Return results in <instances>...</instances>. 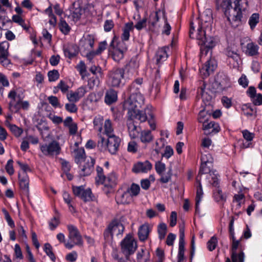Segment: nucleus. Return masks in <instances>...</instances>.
Returning <instances> with one entry per match:
<instances>
[{"mask_svg":"<svg viewBox=\"0 0 262 262\" xmlns=\"http://www.w3.org/2000/svg\"><path fill=\"white\" fill-rule=\"evenodd\" d=\"M150 230L148 224H143L140 226L138 230V236L141 241H145L148 238Z\"/></svg>","mask_w":262,"mask_h":262,"instance_id":"obj_25","label":"nucleus"},{"mask_svg":"<svg viewBox=\"0 0 262 262\" xmlns=\"http://www.w3.org/2000/svg\"><path fill=\"white\" fill-rule=\"evenodd\" d=\"M124 70L122 68L113 69L108 74L109 84L112 87H119L123 85L122 82L124 78Z\"/></svg>","mask_w":262,"mask_h":262,"instance_id":"obj_7","label":"nucleus"},{"mask_svg":"<svg viewBox=\"0 0 262 262\" xmlns=\"http://www.w3.org/2000/svg\"><path fill=\"white\" fill-rule=\"evenodd\" d=\"M73 192L74 194L80 198L84 189L83 186H73L72 187Z\"/></svg>","mask_w":262,"mask_h":262,"instance_id":"obj_59","label":"nucleus"},{"mask_svg":"<svg viewBox=\"0 0 262 262\" xmlns=\"http://www.w3.org/2000/svg\"><path fill=\"white\" fill-rule=\"evenodd\" d=\"M159 13H160V11H156L150 14L149 16V27L154 28L157 23L159 20Z\"/></svg>","mask_w":262,"mask_h":262,"instance_id":"obj_39","label":"nucleus"},{"mask_svg":"<svg viewBox=\"0 0 262 262\" xmlns=\"http://www.w3.org/2000/svg\"><path fill=\"white\" fill-rule=\"evenodd\" d=\"M40 149L44 155L50 157L58 155L60 151L59 143L54 140L49 144L40 145Z\"/></svg>","mask_w":262,"mask_h":262,"instance_id":"obj_10","label":"nucleus"},{"mask_svg":"<svg viewBox=\"0 0 262 262\" xmlns=\"http://www.w3.org/2000/svg\"><path fill=\"white\" fill-rule=\"evenodd\" d=\"M63 51L64 55L66 57L72 58L78 54V48L77 46L75 45H69L67 47H64Z\"/></svg>","mask_w":262,"mask_h":262,"instance_id":"obj_21","label":"nucleus"},{"mask_svg":"<svg viewBox=\"0 0 262 262\" xmlns=\"http://www.w3.org/2000/svg\"><path fill=\"white\" fill-rule=\"evenodd\" d=\"M69 231V241L65 243V247L69 249H72L74 245H81L82 239L79 231L76 227L70 225L68 226Z\"/></svg>","mask_w":262,"mask_h":262,"instance_id":"obj_5","label":"nucleus"},{"mask_svg":"<svg viewBox=\"0 0 262 262\" xmlns=\"http://www.w3.org/2000/svg\"><path fill=\"white\" fill-rule=\"evenodd\" d=\"M95 160L91 157H88L83 165H81L79 174L81 176H86L90 175L94 170V165Z\"/></svg>","mask_w":262,"mask_h":262,"instance_id":"obj_12","label":"nucleus"},{"mask_svg":"<svg viewBox=\"0 0 262 262\" xmlns=\"http://www.w3.org/2000/svg\"><path fill=\"white\" fill-rule=\"evenodd\" d=\"M3 212L5 215V219H6V221L8 223V224L11 227L13 228L15 226L14 223L10 215H9V212L5 209H3Z\"/></svg>","mask_w":262,"mask_h":262,"instance_id":"obj_58","label":"nucleus"},{"mask_svg":"<svg viewBox=\"0 0 262 262\" xmlns=\"http://www.w3.org/2000/svg\"><path fill=\"white\" fill-rule=\"evenodd\" d=\"M234 7L242 12L247 9L248 2L247 0H234Z\"/></svg>","mask_w":262,"mask_h":262,"instance_id":"obj_37","label":"nucleus"},{"mask_svg":"<svg viewBox=\"0 0 262 262\" xmlns=\"http://www.w3.org/2000/svg\"><path fill=\"white\" fill-rule=\"evenodd\" d=\"M217 245V239L215 236H212L207 242V246L208 249L212 251L214 250Z\"/></svg>","mask_w":262,"mask_h":262,"instance_id":"obj_46","label":"nucleus"},{"mask_svg":"<svg viewBox=\"0 0 262 262\" xmlns=\"http://www.w3.org/2000/svg\"><path fill=\"white\" fill-rule=\"evenodd\" d=\"M48 76L50 81H55L59 78V74L57 70H53L48 72Z\"/></svg>","mask_w":262,"mask_h":262,"instance_id":"obj_52","label":"nucleus"},{"mask_svg":"<svg viewBox=\"0 0 262 262\" xmlns=\"http://www.w3.org/2000/svg\"><path fill=\"white\" fill-rule=\"evenodd\" d=\"M144 113H146V120L148 121L150 128L152 130H155L156 128V125L154 119V116L151 110L148 107H146L144 108Z\"/></svg>","mask_w":262,"mask_h":262,"instance_id":"obj_30","label":"nucleus"},{"mask_svg":"<svg viewBox=\"0 0 262 262\" xmlns=\"http://www.w3.org/2000/svg\"><path fill=\"white\" fill-rule=\"evenodd\" d=\"M205 84L203 82L202 86H200L198 91V95H201L202 97V101L206 105H209L210 102L212 99V96L208 94L205 90Z\"/></svg>","mask_w":262,"mask_h":262,"instance_id":"obj_23","label":"nucleus"},{"mask_svg":"<svg viewBox=\"0 0 262 262\" xmlns=\"http://www.w3.org/2000/svg\"><path fill=\"white\" fill-rule=\"evenodd\" d=\"M13 160L12 159H10L8 161L7 163L5 166L6 171L10 175H12L14 172V170L13 167Z\"/></svg>","mask_w":262,"mask_h":262,"instance_id":"obj_62","label":"nucleus"},{"mask_svg":"<svg viewBox=\"0 0 262 262\" xmlns=\"http://www.w3.org/2000/svg\"><path fill=\"white\" fill-rule=\"evenodd\" d=\"M99 184H103L105 187L113 188L117 184V177L114 173H111L107 177L104 176Z\"/></svg>","mask_w":262,"mask_h":262,"instance_id":"obj_18","label":"nucleus"},{"mask_svg":"<svg viewBox=\"0 0 262 262\" xmlns=\"http://www.w3.org/2000/svg\"><path fill=\"white\" fill-rule=\"evenodd\" d=\"M74 103L75 102H72L66 104V110L70 113H76L77 111V107Z\"/></svg>","mask_w":262,"mask_h":262,"instance_id":"obj_64","label":"nucleus"},{"mask_svg":"<svg viewBox=\"0 0 262 262\" xmlns=\"http://www.w3.org/2000/svg\"><path fill=\"white\" fill-rule=\"evenodd\" d=\"M202 164L212 165L213 159L210 154H204L201 157Z\"/></svg>","mask_w":262,"mask_h":262,"instance_id":"obj_50","label":"nucleus"},{"mask_svg":"<svg viewBox=\"0 0 262 262\" xmlns=\"http://www.w3.org/2000/svg\"><path fill=\"white\" fill-rule=\"evenodd\" d=\"M129 68L134 70H136L139 67V60L138 56H135L132 57L128 63Z\"/></svg>","mask_w":262,"mask_h":262,"instance_id":"obj_49","label":"nucleus"},{"mask_svg":"<svg viewBox=\"0 0 262 262\" xmlns=\"http://www.w3.org/2000/svg\"><path fill=\"white\" fill-rule=\"evenodd\" d=\"M259 22V14L258 13H253L250 17L249 24L251 29H253L256 24Z\"/></svg>","mask_w":262,"mask_h":262,"instance_id":"obj_44","label":"nucleus"},{"mask_svg":"<svg viewBox=\"0 0 262 262\" xmlns=\"http://www.w3.org/2000/svg\"><path fill=\"white\" fill-rule=\"evenodd\" d=\"M224 14L227 17L228 20L233 27H236L241 24L242 12L235 7H232V5L228 10L225 11Z\"/></svg>","mask_w":262,"mask_h":262,"instance_id":"obj_9","label":"nucleus"},{"mask_svg":"<svg viewBox=\"0 0 262 262\" xmlns=\"http://www.w3.org/2000/svg\"><path fill=\"white\" fill-rule=\"evenodd\" d=\"M44 251L47 255L50 257L51 259L54 261L55 260V256L52 251V247L50 244L46 243L45 244Z\"/></svg>","mask_w":262,"mask_h":262,"instance_id":"obj_45","label":"nucleus"},{"mask_svg":"<svg viewBox=\"0 0 262 262\" xmlns=\"http://www.w3.org/2000/svg\"><path fill=\"white\" fill-rule=\"evenodd\" d=\"M109 229L111 230V238L115 235L118 236L121 235L124 229L123 225L119 223L113 222L108 226Z\"/></svg>","mask_w":262,"mask_h":262,"instance_id":"obj_17","label":"nucleus"},{"mask_svg":"<svg viewBox=\"0 0 262 262\" xmlns=\"http://www.w3.org/2000/svg\"><path fill=\"white\" fill-rule=\"evenodd\" d=\"M75 161L77 164L81 165L82 162L86 161L88 158L85 157V151L83 148H78L74 150Z\"/></svg>","mask_w":262,"mask_h":262,"instance_id":"obj_26","label":"nucleus"},{"mask_svg":"<svg viewBox=\"0 0 262 262\" xmlns=\"http://www.w3.org/2000/svg\"><path fill=\"white\" fill-rule=\"evenodd\" d=\"M143 82V79L142 78H139L134 80L132 83L129 87L127 89L128 92H131V91H137L139 92L140 86L141 85Z\"/></svg>","mask_w":262,"mask_h":262,"instance_id":"obj_35","label":"nucleus"},{"mask_svg":"<svg viewBox=\"0 0 262 262\" xmlns=\"http://www.w3.org/2000/svg\"><path fill=\"white\" fill-rule=\"evenodd\" d=\"M152 168V164L147 160L144 162H139L136 163L133 168V171L135 173H146Z\"/></svg>","mask_w":262,"mask_h":262,"instance_id":"obj_14","label":"nucleus"},{"mask_svg":"<svg viewBox=\"0 0 262 262\" xmlns=\"http://www.w3.org/2000/svg\"><path fill=\"white\" fill-rule=\"evenodd\" d=\"M212 165L201 164L200 169L197 178L201 180V177L204 174H207V179L209 180V183L213 186H216L220 183L218 178V174L215 171H211Z\"/></svg>","mask_w":262,"mask_h":262,"instance_id":"obj_6","label":"nucleus"},{"mask_svg":"<svg viewBox=\"0 0 262 262\" xmlns=\"http://www.w3.org/2000/svg\"><path fill=\"white\" fill-rule=\"evenodd\" d=\"M185 252V241L184 235L182 231L181 235L179 237V252L178 254V262H182L184 259Z\"/></svg>","mask_w":262,"mask_h":262,"instance_id":"obj_22","label":"nucleus"},{"mask_svg":"<svg viewBox=\"0 0 262 262\" xmlns=\"http://www.w3.org/2000/svg\"><path fill=\"white\" fill-rule=\"evenodd\" d=\"M155 168L158 173L162 174L163 172L165 170V165L161 161H158L156 163Z\"/></svg>","mask_w":262,"mask_h":262,"instance_id":"obj_60","label":"nucleus"},{"mask_svg":"<svg viewBox=\"0 0 262 262\" xmlns=\"http://www.w3.org/2000/svg\"><path fill=\"white\" fill-rule=\"evenodd\" d=\"M239 242L238 241H233L232 246V254L231 258L232 262H237L235 259L236 258V250L238 246Z\"/></svg>","mask_w":262,"mask_h":262,"instance_id":"obj_55","label":"nucleus"},{"mask_svg":"<svg viewBox=\"0 0 262 262\" xmlns=\"http://www.w3.org/2000/svg\"><path fill=\"white\" fill-rule=\"evenodd\" d=\"M7 123L8 125V127L9 128L10 130L15 136L18 137L21 135L23 132V130L21 128L17 127L14 124H11L8 122Z\"/></svg>","mask_w":262,"mask_h":262,"instance_id":"obj_43","label":"nucleus"},{"mask_svg":"<svg viewBox=\"0 0 262 262\" xmlns=\"http://www.w3.org/2000/svg\"><path fill=\"white\" fill-rule=\"evenodd\" d=\"M196 180L198 183L199 186L196 190L195 212L196 213H199V204L203 197V192L202 185L201 183V180L197 178Z\"/></svg>","mask_w":262,"mask_h":262,"instance_id":"obj_29","label":"nucleus"},{"mask_svg":"<svg viewBox=\"0 0 262 262\" xmlns=\"http://www.w3.org/2000/svg\"><path fill=\"white\" fill-rule=\"evenodd\" d=\"M215 187L216 189L213 191L214 200L217 202H225L226 200V196L219 188V184Z\"/></svg>","mask_w":262,"mask_h":262,"instance_id":"obj_31","label":"nucleus"},{"mask_svg":"<svg viewBox=\"0 0 262 262\" xmlns=\"http://www.w3.org/2000/svg\"><path fill=\"white\" fill-rule=\"evenodd\" d=\"M59 218L58 216H54L49 222L50 229L54 230L59 224Z\"/></svg>","mask_w":262,"mask_h":262,"instance_id":"obj_54","label":"nucleus"},{"mask_svg":"<svg viewBox=\"0 0 262 262\" xmlns=\"http://www.w3.org/2000/svg\"><path fill=\"white\" fill-rule=\"evenodd\" d=\"M116 200L117 204H128L133 201V198L128 191H125L121 193L118 192Z\"/></svg>","mask_w":262,"mask_h":262,"instance_id":"obj_19","label":"nucleus"},{"mask_svg":"<svg viewBox=\"0 0 262 262\" xmlns=\"http://www.w3.org/2000/svg\"><path fill=\"white\" fill-rule=\"evenodd\" d=\"M217 67L216 61L214 59L210 58L200 70L203 78H205L212 74Z\"/></svg>","mask_w":262,"mask_h":262,"instance_id":"obj_11","label":"nucleus"},{"mask_svg":"<svg viewBox=\"0 0 262 262\" xmlns=\"http://www.w3.org/2000/svg\"><path fill=\"white\" fill-rule=\"evenodd\" d=\"M133 23L132 22L126 23L123 29L121 39L123 40H128L129 39L130 31L133 29Z\"/></svg>","mask_w":262,"mask_h":262,"instance_id":"obj_32","label":"nucleus"},{"mask_svg":"<svg viewBox=\"0 0 262 262\" xmlns=\"http://www.w3.org/2000/svg\"><path fill=\"white\" fill-rule=\"evenodd\" d=\"M167 225L165 223H162L158 225V232L160 239H163L165 238L167 233Z\"/></svg>","mask_w":262,"mask_h":262,"instance_id":"obj_41","label":"nucleus"},{"mask_svg":"<svg viewBox=\"0 0 262 262\" xmlns=\"http://www.w3.org/2000/svg\"><path fill=\"white\" fill-rule=\"evenodd\" d=\"M48 100L49 102V103L54 107H61V106H60V104L59 103L58 98L56 96H49L48 98Z\"/></svg>","mask_w":262,"mask_h":262,"instance_id":"obj_61","label":"nucleus"},{"mask_svg":"<svg viewBox=\"0 0 262 262\" xmlns=\"http://www.w3.org/2000/svg\"><path fill=\"white\" fill-rule=\"evenodd\" d=\"M246 50L245 53L247 55L250 56L258 55L259 47L253 42H250L246 45Z\"/></svg>","mask_w":262,"mask_h":262,"instance_id":"obj_24","label":"nucleus"},{"mask_svg":"<svg viewBox=\"0 0 262 262\" xmlns=\"http://www.w3.org/2000/svg\"><path fill=\"white\" fill-rule=\"evenodd\" d=\"M59 28L60 31L64 34H68L70 30V27L66 23V21L63 19L60 20L59 23Z\"/></svg>","mask_w":262,"mask_h":262,"instance_id":"obj_51","label":"nucleus"},{"mask_svg":"<svg viewBox=\"0 0 262 262\" xmlns=\"http://www.w3.org/2000/svg\"><path fill=\"white\" fill-rule=\"evenodd\" d=\"M247 93L255 105L262 104V95L261 94H256V89L254 87L250 86Z\"/></svg>","mask_w":262,"mask_h":262,"instance_id":"obj_15","label":"nucleus"},{"mask_svg":"<svg viewBox=\"0 0 262 262\" xmlns=\"http://www.w3.org/2000/svg\"><path fill=\"white\" fill-rule=\"evenodd\" d=\"M8 97L11 99L9 103V109L12 113H17L21 108V102L24 99L23 93L18 94L15 90L10 91Z\"/></svg>","mask_w":262,"mask_h":262,"instance_id":"obj_8","label":"nucleus"},{"mask_svg":"<svg viewBox=\"0 0 262 262\" xmlns=\"http://www.w3.org/2000/svg\"><path fill=\"white\" fill-rule=\"evenodd\" d=\"M102 119L100 117L95 118L93 121L95 128L97 129L99 132H101L102 129Z\"/></svg>","mask_w":262,"mask_h":262,"instance_id":"obj_56","label":"nucleus"},{"mask_svg":"<svg viewBox=\"0 0 262 262\" xmlns=\"http://www.w3.org/2000/svg\"><path fill=\"white\" fill-rule=\"evenodd\" d=\"M203 128L204 130H206L208 129H211V133H216L220 130V127L218 124L214 122H210L206 124L205 123H203Z\"/></svg>","mask_w":262,"mask_h":262,"instance_id":"obj_33","label":"nucleus"},{"mask_svg":"<svg viewBox=\"0 0 262 262\" xmlns=\"http://www.w3.org/2000/svg\"><path fill=\"white\" fill-rule=\"evenodd\" d=\"M130 96L124 102V110L127 111L128 117L130 120L137 119L140 122L146 121L147 117L144 110H139L144 104V99L143 95L137 91L129 92Z\"/></svg>","mask_w":262,"mask_h":262,"instance_id":"obj_2","label":"nucleus"},{"mask_svg":"<svg viewBox=\"0 0 262 262\" xmlns=\"http://www.w3.org/2000/svg\"><path fill=\"white\" fill-rule=\"evenodd\" d=\"M200 20H196L197 25L194 22L190 23L189 35L192 38H195L198 41V44L201 46V57L206 56L208 53L215 46L216 42L214 39L210 37H207L204 28L210 24L212 20L211 12L207 10L200 16Z\"/></svg>","mask_w":262,"mask_h":262,"instance_id":"obj_1","label":"nucleus"},{"mask_svg":"<svg viewBox=\"0 0 262 262\" xmlns=\"http://www.w3.org/2000/svg\"><path fill=\"white\" fill-rule=\"evenodd\" d=\"M20 188L23 191L28 194L29 191V179L27 173L20 172L18 174Z\"/></svg>","mask_w":262,"mask_h":262,"instance_id":"obj_16","label":"nucleus"},{"mask_svg":"<svg viewBox=\"0 0 262 262\" xmlns=\"http://www.w3.org/2000/svg\"><path fill=\"white\" fill-rule=\"evenodd\" d=\"M124 53V52L115 49L112 54L113 59L116 61H120L123 58Z\"/></svg>","mask_w":262,"mask_h":262,"instance_id":"obj_53","label":"nucleus"},{"mask_svg":"<svg viewBox=\"0 0 262 262\" xmlns=\"http://www.w3.org/2000/svg\"><path fill=\"white\" fill-rule=\"evenodd\" d=\"M99 83V78L97 77H92L88 80V86L90 89H93L95 86H98Z\"/></svg>","mask_w":262,"mask_h":262,"instance_id":"obj_57","label":"nucleus"},{"mask_svg":"<svg viewBox=\"0 0 262 262\" xmlns=\"http://www.w3.org/2000/svg\"><path fill=\"white\" fill-rule=\"evenodd\" d=\"M120 246L121 251L127 259H129V256L134 253L137 248L136 242L130 234H127L121 241Z\"/></svg>","mask_w":262,"mask_h":262,"instance_id":"obj_4","label":"nucleus"},{"mask_svg":"<svg viewBox=\"0 0 262 262\" xmlns=\"http://www.w3.org/2000/svg\"><path fill=\"white\" fill-rule=\"evenodd\" d=\"M86 91L85 88L81 86L77 89L75 92L71 91L67 95V97L69 101L71 102H76L84 96Z\"/></svg>","mask_w":262,"mask_h":262,"instance_id":"obj_13","label":"nucleus"},{"mask_svg":"<svg viewBox=\"0 0 262 262\" xmlns=\"http://www.w3.org/2000/svg\"><path fill=\"white\" fill-rule=\"evenodd\" d=\"M153 137L149 130H143L141 133L140 140L142 143H149L152 140Z\"/></svg>","mask_w":262,"mask_h":262,"instance_id":"obj_34","label":"nucleus"},{"mask_svg":"<svg viewBox=\"0 0 262 262\" xmlns=\"http://www.w3.org/2000/svg\"><path fill=\"white\" fill-rule=\"evenodd\" d=\"M226 54L228 57L232 58L234 61H237L239 59V55L236 52L232 50L230 48H227Z\"/></svg>","mask_w":262,"mask_h":262,"instance_id":"obj_48","label":"nucleus"},{"mask_svg":"<svg viewBox=\"0 0 262 262\" xmlns=\"http://www.w3.org/2000/svg\"><path fill=\"white\" fill-rule=\"evenodd\" d=\"M124 41L125 40H122L121 41L118 42L117 43L116 49L124 53L126 52L127 50V45Z\"/></svg>","mask_w":262,"mask_h":262,"instance_id":"obj_63","label":"nucleus"},{"mask_svg":"<svg viewBox=\"0 0 262 262\" xmlns=\"http://www.w3.org/2000/svg\"><path fill=\"white\" fill-rule=\"evenodd\" d=\"M216 9L222 11L224 14L226 10H228L231 7L232 3L230 0H216Z\"/></svg>","mask_w":262,"mask_h":262,"instance_id":"obj_27","label":"nucleus"},{"mask_svg":"<svg viewBox=\"0 0 262 262\" xmlns=\"http://www.w3.org/2000/svg\"><path fill=\"white\" fill-rule=\"evenodd\" d=\"M104 133L107 137L115 135L114 134V129L112 126V122L110 119H106L104 124Z\"/></svg>","mask_w":262,"mask_h":262,"instance_id":"obj_36","label":"nucleus"},{"mask_svg":"<svg viewBox=\"0 0 262 262\" xmlns=\"http://www.w3.org/2000/svg\"><path fill=\"white\" fill-rule=\"evenodd\" d=\"M118 99L117 92L115 90L110 89L106 91L104 102L106 104L110 105L117 101Z\"/></svg>","mask_w":262,"mask_h":262,"instance_id":"obj_20","label":"nucleus"},{"mask_svg":"<svg viewBox=\"0 0 262 262\" xmlns=\"http://www.w3.org/2000/svg\"><path fill=\"white\" fill-rule=\"evenodd\" d=\"M163 19L164 20V25L163 28L162 33L166 35H169L170 34L171 27L169 24L168 23L167 17L165 15V12H162Z\"/></svg>","mask_w":262,"mask_h":262,"instance_id":"obj_42","label":"nucleus"},{"mask_svg":"<svg viewBox=\"0 0 262 262\" xmlns=\"http://www.w3.org/2000/svg\"><path fill=\"white\" fill-rule=\"evenodd\" d=\"M94 196L90 189H84L80 199L84 202H90L93 200Z\"/></svg>","mask_w":262,"mask_h":262,"instance_id":"obj_40","label":"nucleus"},{"mask_svg":"<svg viewBox=\"0 0 262 262\" xmlns=\"http://www.w3.org/2000/svg\"><path fill=\"white\" fill-rule=\"evenodd\" d=\"M100 140L98 142V147L101 149H106L112 155H116L121 143V139L118 136L113 135L107 137L106 140L100 136Z\"/></svg>","mask_w":262,"mask_h":262,"instance_id":"obj_3","label":"nucleus"},{"mask_svg":"<svg viewBox=\"0 0 262 262\" xmlns=\"http://www.w3.org/2000/svg\"><path fill=\"white\" fill-rule=\"evenodd\" d=\"M129 121L127 122V125L128 127V133L131 138L135 139L138 137L139 132L137 129V127L135 125L133 122L134 120H130L128 117Z\"/></svg>","mask_w":262,"mask_h":262,"instance_id":"obj_28","label":"nucleus"},{"mask_svg":"<svg viewBox=\"0 0 262 262\" xmlns=\"http://www.w3.org/2000/svg\"><path fill=\"white\" fill-rule=\"evenodd\" d=\"M9 43L7 41L0 42V54L1 55H9L8 49Z\"/></svg>","mask_w":262,"mask_h":262,"instance_id":"obj_47","label":"nucleus"},{"mask_svg":"<svg viewBox=\"0 0 262 262\" xmlns=\"http://www.w3.org/2000/svg\"><path fill=\"white\" fill-rule=\"evenodd\" d=\"M140 190L139 185L135 183H133L130 187L128 188L126 190L127 191H128V193L130 194L132 198L137 196L140 192Z\"/></svg>","mask_w":262,"mask_h":262,"instance_id":"obj_38","label":"nucleus"}]
</instances>
